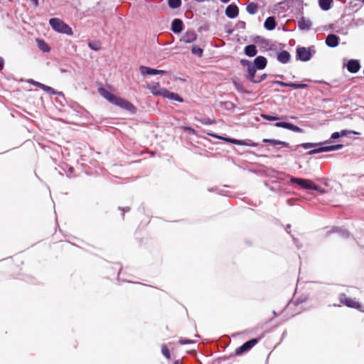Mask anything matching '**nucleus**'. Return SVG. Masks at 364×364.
Returning <instances> with one entry per match:
<instances>
[{"label": "nucleus", "instance_id": "obj_1", "mask_svg": "<svg viewBox=\"0 0 364 364\" xmlns=\"http://www.w3.org/2000/svg\"><path fill=\"white\" fill-rule=\"evenodd\" d=\"M99 93L107 100H108L109 102H111L113 105H116L124 109H127L132 113L135 112L136 108L135 107L130 103L129 102L127 101L124 99L120 98L117 97L116 95H113L108 90H107L105 88L100 87L98 90Z\"/></svg>", "mask_w": 364, "mask_h": 364}, {"label": "nucleus", "instance_id": "obj_2", "mask_svg": "<svg viewBox=\"0 0 364 364\" xmlns=\"http://www.w3.org/2000/svg\"><path fill=\"white\" fill-rule=\"evenodd\" d=\"M146 88L155 96H162L171 100H175L179 102H182L183 101V98L178 94L169 92L166 88L161 87L159 82H153L151 85L146 87Z\"/></svg>", "mask_w": 364, "mask_h": 364}, {"label": "nucleus", "instance_id": "obj_3", "mask_svg": "<svg viewBox=\"0 0 364 364\" xmlns=\"http://www.w3.org/2000/svg\"><path fill=\"white\" fill-rule=\"evenodd\" d=\"M49 23L52 28L58 33H64L68 36L73 35L72 28L60 18H51L49 21Z\"/></svg>", "mask_w": 364, "mask_h": 364}, {"label": "nucleus", "instance_id": "obj_4", "mask_svg": "<svg viewBox=\"0 0 364 364\" xmlns=\"http://www.w3.org/2000/svg\"><path fill=\"white\" fill-rule=\"evenodd\" d=\"M291 183H295L300 186L304 189L307 190H315L318 191L321 193H324L325 191L314 184L309 179H303V178H291L290 179Z\"/></svg>", "mask_w": 364, "mask_h": 364}, {"label": "nucleus", "instance_id": "obj_5", "mask_svg": "<svg viewBox=\"0 0 364 364\" xmlns=\"http://www.w3.org/2000/svg\"><path fill=\"white\" fill-rule=\"evenodd\" d=\"M139 73L142 75H163L166 73L165 70L153 69L149 67L141 65L139 68Z\"/></svg>", "mask_w": 364, "mask_h": 364}, {"label": "nucleus", "instance_id": "obj_6", "mask_svg": "<svg viewBox=\"0 0 364 364\" xmlns=\"http://www.w3.org/2000/svg\"><path fill=\"white\" fill-rule=\"evenodd\" d=\"M257 343V339H252L246 343H245L242 346L239 347L236 350V354L240 355L242 353L249 350L251 349L256 343Z\"/></svg>", "mask_w": 364, "mask_h": 364}, {"label": "nucleus", "instance_id": "obj_7", "mask_svg": "<svg viewBox=\"0 0 364 364\" xmlns=\"http://www.w3.org/2000/svg\"><path fill=\"white\" fill-rule=\"evenodd\" d=\"M275 126L277 127H282V128L288 129L294 132H298V133L303 132V130L300 127H299L293 124L289 123V122H277L275 124Z\"/></svg>", "mask_w": 364, "mask_h": 364}, {"label": "nucleus", "instance_id": "obj_8", "mask_svg": "<svg viewBox=\"0 0 364 364\" xmlns=\"http://www.w3.org/2000/svg\"><path fill=\"white\" fill-rule=\"evenodd\" d=\"M342 146H343L342 144H337V145H333V146H324V147H321V148L318 149L311 150V151H310L309 152V154H314L320 153V152L331 151L339 149L342 148Z\"/></svg>", "mask_w": 364, "mask_h": 364}, {"label": "nucleus", "instance_id": "obj_9", "mask_svg": "<svg viewBox=\"0 0 364 364\" xmlns=\"http://www.w3.org/2000/svg\"><path fill=\"white\" fill-rule=\"evenodd\" d=\"M297 55L299 56V58L303 61L309 60L311 58L310 52L305 48H298Z\"/></svg>", "mask_w": 364, "mask_h": 364}, {"label": "nucleus", "instance_id": "obj_10", "mask_svg": "<svg viewBox=\"0 0 364 364\" xmlns=\"http://www.w3.org/2000/svg\"><path fill=\"white\" fill-rule=\"evenodd\" d=\"M245 65L247 66V70L248 73V78L250 80H251L253 82H255L256 81L254 80L255 74L256 72L255 66L249 61H244Z\"/></svg>", "mask_w": 364, "mask_h": 364}, {"label": "nucleus", "instance_id": "obj_11", "mask_svg": "<svg viewBox=\"0 0 364 364\" xmlns=\"http://www.w3.org/2000/svg\"><path fill=\"white\" fill-rule=\"evenodd\" d=\"M339 38L335 34H329L326 39V43L329 47H336L338 45Z\"/></svg>", "mask_w": 364, "mask_h": 364}, {"label": "nucleus", "instance_id": "obj_12", "mask_svg": "<svg viewBox=\"0 0 364 364\" xmlns=\"http://www.w3.org/2000/svg\"><path fill=\"white\" fill-rule=\"evenodd\" d=\"M212 136H213L218 139L225 140V141L232 143V144H237V145H243V146H250V144L249 143H247L245 141L237 140V139H235L225 138L223 136L213 135V134H212Z\"/></svg>", "mask_w": 364, "mask_h": 364}, {"label": "nucleus", "instance_id": "obj_13", "mask_svg": "<svg viewBox=\"0 0 364 364\" xmlns=\"http://www.w3.org/2000/svg\"><path fill=\"white\" fill-rule=\"evenodd\" d=\"M225 14L229 18H235L238 15V9L235 5H229L225 10Z\"/></svg>", "mask_w": 364, "mask_h": 364}, {"label": "nucleus", "instance_id": "obj_14", "mask_svg": "<svg viewBox=\"0 0 364 364\" xmlns=\"http://www.w3.org/2000/svg\"><path fill=\"white\" fill-rule=\"evenodd\" d=\"M255 65L258 69H264L267 65V60L263 56L257 57L255 60Z\"/></svg>", "mask_w": 364, "mask_h": 364}, {"label": "nucleus", "instance_id": "obj_15", "mask_svg": "<svg viewBox=\"0 0 364 364\" xmlns=\"http://www.w3.org/2000/svg\"><path fill=\"white\" fill-rule=\"evenodd\" d=\"M171 28L173 32L180 33L183 30V23L180 19H174Z\"/></svg>", "mask_w": 364, "mask_h": 364}, {"label": "nucleus", "instance_id": "obj_16", "mask_svg": "<svg viewBox=\"0 0 364 364\" xmlns=\"http://www.w3.org/2000/svg\"><path fill=\"white\" fill-rule=\"evenodd\" d=\"M36 43H37V45H38V47L39 48V49L41 50H42L43 52L48 53L50 50V46L45 41H43L42 39L37 38Z\"/></svg>", "mask_w": 364, "mask_h": 364}, {"label": "nucleus", "instance_id": "obj_17", "mask_svg": "<svg viewBox=\"0 0 364 364\" xmlns=\"http://www.w3.org/2000/svg\"><path fill=\"white\" fill-rule=\"evenodd\" d=\"M311 21L309 19H305V18H302L299 21V27L301 30H308L311 28Z\"/></svg>", "mask_w": 364, "mask_h": 364}, {"label": "nucleus", "instance_id": "obj_18", "mask_svg": "<svg viewBox=\"0 0 364 364\" xmlns=\"http://www.w3.org/2000/svg\"><path fill=\"white\" fill-rule=\"evenodd\" d=\"M347 67L350 72L356 73L360 68V65L358 61L352 60L348 62Z\"/></svg>", "mask_w": 364, "mask_h": 364}, {"label": "nucleus", "instance_id": "obj_19", "mask_svg": "<svg viewBox=\"0 0 364 364\" xmlns=\"http://www.w3.org/2000/svg\"><path fill=\"white\" fill-rule=\"evenodd\" d=\"M343 302L345 305H346L348 307L355 308V309L360 308V304L358 301H356L352 299H350V298L346 299Z\"/></svg>", "mask_w": 364, "mask_h": 364}, {"label": "nucleus", "instance_id": "obj_20", "mask_svg": "<svg viewBox=\"0 0 364 364\" xmlns=\"http://www.w3.org/2000/svg\"><path fill=\"white\" fill-rule=\"evenodd\" d=\"M196 39V34L193 32L186 33L183 37V41L186 43H192Z\"/></svg>", "mask_w": 364, "mask_h": 364}, {"label": "nucleus", "instance_id": "obj_21", "mask_svg": "<svg viewBox=\"0 0 364 364\" xmlns=\"http://www.w3.org/2000/svg\"><path fill=\"white\" fill-rule=\"evenodd\" d=\"M245 53L250 57L255 56L257 54V49L255 45H249L245 47Z\"/></svg>", "mask_w": 364, "mask_h": 364}, {"label": "nucleus", "instance_id": "obj_22", "mask_svg": "<svg viewBox=\"0 0 364 364\" xmlns=\"http://www.w3.org/2000/svg\"><path fill=\"white\" fill-rule=\"evenodd\" d=\"M333 0H319L318 4L320 7L325 11L328 10L331 8Z\"/></svg>", "mask_w": 364, "mask_h": 364}, {"label": "nucleus", "instance_id": "obj_23", "mask_svg": "<svg viewBox=\"0 0 364 364\" xmlns=\"http://www.w3.org/2000/svg\"><path fill=\"white\" fill-rule=\"evenodd\" d=\"M264 27L268 30H272L275 27V21L273 17H268L264 22Z\"/></svg>", "mask_w": 364, "mask_h": 364}, {"label": "nucleus", "instance_id": "obj_24", "mask_svg": "<svg viewBox=\"0 0 364 364\" xmlns=\"http://www.w3.org/2000/svg\"><path fill=\"white\" fill-rule=\"evenodd\" d=\"M289 58H290V55H289V53L287 51H283V52L279 53L278 56H277V59L283 63L288 62V60H289Z\"/></svg>", "mask_w": 364, "mask_h": 364}, {"label": "nucleus", "instance_id": "obj_25", "mask_svg": "<svg viewBox=\"0 0 364 364\" xmlns=\"http://www.w3.org/2000/svg\"><path fill=\"white\" fill-rule=\"evenodd\" d=\"M247 11L250 14H254L257 11V6L255 3H251L247 5Z\"/></svg>", "mask_w": 364, "mask_h": 364}, {"label": "nucleus", "instance_id": "obj_26", "mask_svg": "<svg viewBox=\"0 0 364 364\" xmlns=\"http://www.w3.org/2000/svg\"><path fill=\"white\" fill-rule=\"evenodd\" d=\"M181 4V0H168V6L172 9L178 8Z\"/></svg>", "mask_w": 364, "mask_h": 364}, {"label": "nucleus", "instance_id": "obj_27", "mask_svg": "<svg viewBox=\"0 0 364 364\" xmlns=\"http://www.w3.org/2000/svg\"><path fill=\"white\" fill-rule=\"evenodd\" d=\"M191 52L193 54L197 55L200 57L203 54V49L195 46H193V48L191 49Z\"/></svg>", "mask_w": 364, "mask_h": 364}, {"label": "nucleus", "instance_id": "obj_28", "mask_svg": "<svg viewBox=\"0 0 364 364\" xmlns=\"http://www.w3.org/2000/svg\"><path fill=\"white\" fill-rule=\"evenodd\" d=\"M161 351H162L163 355L166 358H167L168 359L170 358V353H169V350H168V348L166 346H162Z\"/></svg>", "mask_w": 364, "mask_h": 364}, {"label": "nucleus", "instance_id": "obj_29", "mask_svg": "<svg viewBox=\"0 0 364 364\" xmlns=\"http://www.w3.org/2000/svg\"><path fill=\"white\" fill-rule=\"evenodd\" d=\"M306 85L305 84H296V83H289V87L295 88V89H301L305 87Z\"/></svg>", "mask_w": 364, "mask_h": 364}, {"label": "nucleus", "instance_id": "obj_30", "mask_svg": "<svg viewBox=\"0 0 364 364\" xmlns=\"http://www.w3.org/2000/svg\"><path fill=\"white\" fill-rule=\"evenodd\" d=\"M271 144H272L274 145L282 144V145H283L284 146H289V144L287 142L282 141H279V140H276V139H272Z\"/></svg>", "mask_w": 364, "mask_h": 364}, {"label": "nucleus", "instance_id": "obj_31", "mask_svg": "<svg viewBox=\"0 0 364 364\" xmlns=\"http://www.w3.org/2000/svg\"><path fill=\"white\" fill-rule=\"evenodd\" d=\"M262 117L264 119L269 120V121H274L277 120L278 117L274 116H270L267 114H262Z\"/></svg>", "mask_w": 364, "mask_h": 364}, {"label": "nucleus", "instance_id": "obj_32", "mask_svg": "<svg viewBox=\"0 0 364 364\" xmlns=\"http://www.w3.org/2000/svg\"><path fill=\"white\" fill-rule=\"evenodd\" d=\"M348 134H360V133L354 132V131H348V130H342L341 132V136H346Z\"/></svg>", "mask_w": 364, "mask_h": 364}, {"label": "nucleus", "instance_id": "obj_33", "mask_svg": "<svg viewBox=\"0 0 364 364\" xmlns=\"http://www.w3.org/2000/svg\"><path fill=\"white\" fill-rule=\"evenodd\" d=\"M36 85L41 87V89H43V90H46V91H50L52 90L51 87H48V86H46L42 83H40V82H36Z\"/></svg>", "mask_w": 364, "mask_h": 364}, {"label": "nucleus", "instance_id": "obj_34", "mask_svg": "<svg viewBox=\"0 0 364 364\" xmlns=\"http://www.w3.org/2000/svg\"><path fill=\"white\" fill-rule=\"evenodd\" d=\"M300 146H302L304 149H310V148L314 147L316 146V144H313V143H304V144H301Z\"/></svg>", "mask_w": 364, "mask_h": 364}, {"label": "nucleus", "instance_id": "obj_35", "mask_svg": "<svg viewBox=\"0 0 364 364\" xmlns=\"http://www.w3.org/2000/svg\"><path fill=\"white\" fill-rule=\"evenodd\" d=\"M341 136V132H334L331 135L332 139H337Z\"/></svg>", "mask_w": 364, "mask_h": 364}, {"label": "nucleus", "instance_id": "obj_36", "mask_svg": "<svg viewBox=\"0 0 364 364\" xmlns=\"http://www.w3.org/2000/svg\"><path fill=\"white\" fill-rule=\"evenodd\" d=\"M179 343L181 344H186V343H193V341H191L190 340L180 339Z\"/></svg>", "mask_w": 364, "mask_h": 364}, {"label": "nucleus", "instance_id": "obj_37", "mask_svg": "<svg viewBox=\"0 0 364 364\" xmlns=\"http://www.w3.org/2000/svg\"><path fill=\"white\" fill-rule=\"evenodd\" d=\"M278 84H279L282 86H289V83H286L283 82H277Z\"/></svg>", "mask_w": 364, "mask_h": 364}, {"label": "nucleus", "instance_id": "obj_38", "mask_svg": "<svg viewBox=\"0 0 364 364\" xmlns=\"http://www.w3.org/2000/svg\"><path fill=\"white\" fill-rule=\"evenodd\" d=\"M272 139H263V142H264V143H272Z\"/></svg>", "mask_w": 364, "mask_h": 364}, {"label": "nucleus", "instance_id": "obj_39", "mask_svg": "<svg viewBox=\"0 0 364 364\" xmlns=\"http://www.w3.org/2000/svg\"><path fill=\"white\" fill-rule=\"evenodd\" d=\"M33 4L37 6L38 5V0H31Z\"/></svg>", "mask_w": 364, "mask_h": 364}, {"label": "nucleus", "instance_id": "obj_40", "mask_svg": "<svg viewBox=\"0 0 364 364\" xmlns=\"http://www.w3.org/2000/svg\"><path fill=\"white\" fill-rule=\"evenodd\" d=\"M3 66V60L2 58H0V69L2 68Z\"/></svg>", "mask_w": 364, "mask_h": 364}, {"label": "nucleus", "instance_id": "obj_41", "mask_svg": "<svg viewBox=\"0 0 364 364\" xmlns=\"http://www.w3.org/2000/svg\"><path fill=\"white\" fill-rule=\"evenodd\" d=\"M89 46H90V48H91L93 50H97V48H93V46L90 43L89 44Z\"/></svg>", "mask_w": 364, "mask_h": 364}, {"label": "nucleus", "instance_id": "obj_42", "mask_svg": "<svg viewBox=\"0 0 364 364\" xmlns=\"http://www.w3.org/2000/svg\"><path fill=\"white\" fill-rule=\"evenodd\" d=\"M223 3H228L230 0H220Z\"/></svg>", "mask_w": 364, "mask_h": 364}]
</instances>
